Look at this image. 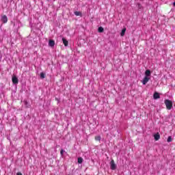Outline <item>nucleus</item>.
<instances>
[{
    "mask_svg": "<svg viewBox=\"0 0 175 175\" xmlns=\"http://www.w3.org/2000/svg\"><path fill=\"white\" fill-rule=\"evenodd\" d=\"M110 168L111 170H116L117 169V165H116V163H114V160L111 161Z\"/></svg>",
    "mask_w": 175,
    "mask_h": 175,
    "instance_id": "obj_2",
    "label": "nucleus"
},
{
    "mask_svg": "<svg viewBox=\"0 0 175 175\" xmlns=\"http://www.w3.org/2000/svg\"><path fill=\"white\" fill-rule=\"evenodd\" d=\"M62 42L66 47L68 46V44H69V42H68L65 38H62Z\"/></svg>",
    "mask_w": 175,
    "mask_h": 175,
    "instance_id": "obj_9",
    "label": "nucleus"
},
{
    "mask_svg": "<svg viewBox=\"0 0 175 175\" xmlns=\"http://www.w3.org/2000/svg\"><path fill=\"white\" fill-rule=\"evenodd\" d=\"M164 103L167 110H172V107H173V102H172V100H165Z\"/></svg>",
    "mask_w": 175,
    "mask_h": 175,
    "instance_id": "obj_1",
    "label": "nucleus"
},
{
    "mask_svg": "<svg viewBox=\"0 0 175 175\" xmlns=\"http://www.w3.org/2000/svg\"><path fill=\"white\" fill-rule=\"evenodd\" d=\"M83 159L81 157L78 158V163H83Z\"/></svg>",
    "mask_w": 175,
    "mask_h": 175,
    "instance_id": "obj_15",
    "label": "nucleus"
},
{
    "mask_svg": "<svg viewBox=\"0 0 175 175\" xmlns=\"http://www.w3.org/2000/svg\"><path fill=\"white\" fill-rule=\"evenodd\" d=\"M174 6H175V2L173 3Z\"/></svg>",
    "mask_w": 175,
    "mask_h": 175,
    "instance_id": "obj_20",
    "label": "nucleus"
},
{
    "mask_svg": "<svg viewBox=\"0 0 175 175\" xmlns=\"http://www.w3.org/2000/svg\"><path fill=\"white\" fill-rule=\"evenodd\" d=\"M154 139H155L156 141H158V140H159V139H161V135H159V133H157V134H155V135H154Z\"/></svg>",
    "mask_w": 175,
    "mask_h": 175,
    "instance_id": "obj_10",
    "label": "nucleus"
},
{
    "mask_svg": "<svg viewBox=\"0 0 175 175\" xmlns=\"http://www.w3.org/2000/svg\"><path fill=\"white\" fill-rule=\"evenodd\" d=\"M12 80L13 84H18V78H17V77L14 75L12 77Z\"/></svg>",
    "mask_w": 175,
    "mask_h": 175,
    "instance_id": "obj_4",
    "label": "nucleus"
},
{
    "mask_svg": "<svg viewBox=\"0 0 175 175\" xmlns=\"http://www.w3.org/2000/svg\"><path fill=\"white\" fill-rule=\"evenodd\" d=\"M16 175H23V174L21 172H18Z\"/></svg>",
    "mask_w": 175,
    "mask_h": 175,
    "instance_id": "obj_19",
    "label": "nucleus"
},
{
    "mask_svg": "<svg viewBox=\"0 0 175 175\" xmlns=\"http://www.w3.org/2000/svg\"><path fill=\"white\" fill-rule=\"evenodd\" d=\"M149 81H150V77H145L142 81V83L144 84V85H146V84H147V83H148Z\"/></svg>",
    "mask_w": 175,
    "mask_h": 175,
    "instance_id": "obj_5",
    "label": "nucleus"
},
{
    "mask_svg": "<svg viewBox=\"0 0 175 175\" xmlns=\"http://www.w3.org/2000/svg\"><path fill=\"white\" fill-rule=\"evenodd\" d=\"M145 75L146 77H150V76H151V71H150V70H146L145 72Z\"/></svg>",
    "mask_w": 175,
    "mask_h": 175,
    "instance_id": "obj_7",
    "label": "nucleus"
},
{
    "mask_svg": "<svg viewBox=\"0 0 175 175\" xmlns=\"http://www.w3.org/2000/svg\"><path fill=\"white\" fill-rule=\"evenodd\" d=\"M64 152H65V150H64L63 149H62L61 151H60L61 155H64Z\"/></svg>",
    "mask_w": 175,
    "mask_h": 175,
    "instance_id": "obj_18",
    "label": "nucleus"
},
{
    "mask_svg": "<svg viewBox=\"0 0 175 175\" xmlns=\"http://www.w3.org/2000/svg\"><path fill=\"white\" fill-rule=\"evenodd\" d=\"M44 77H45L44 73V72H41L40 73V78L41 79H44Z\"/></svg>",
    "mask_w": 175,
    "mask_h": 175,
    "instance_id": "obj_17",
    "label": "nucleus"
},
{
    "mask_svg": "<svg viewBox=\"0 0 175 175\" xmlns=\"http://www.w3.org/2000/svg\"><path fill=\"white\" fill-rule=\"evenodd\" d=\"M95 140H96V142H100V135L96 136Z\"/></svg>",
    "mask_w": 175,
    "mask_h": 175,
    "instance_id": "obj_13",
    "label": "nucleus"
},
{
    "mask_svg": "<svg viewBox=\"0 0 175 175\" xmlns=\"http://www.w3.org/2000/svg\"><path fill=\"white\" fill-rule=\"evenodd\" d=\"M126 31V28L122 29L121 33H120V36H124L125 35V31Z\"/></svg>",
    "mask_w": 175,
    "mask_h": 175,
    "instance_id": "obj_11",
    "label": "nucleus"
},
{
    "mask_svg": "<svg viewBox=\"0 0 175 175\" xmlns=\"http://www.w3.org/2000/svg\"><path fill=\"white\" fill-rule=\"evenodd\" d=\"M172 137L171 136H169L168 137V138H167V143H170V142H172Z\"/></svg>",
    "mask_w": 175,
    "mask_h": 175,
    "instance_id": "obj_14",
    "label": "nucleus"
},
{
    "mask_svg": "<svg viewBox=\"0 0 175 175\" xmlns=\"http://www.w3.org/2000/svg\"><path fill=\"white\" fill-rule=\"evenodd\" d=\"M49 46L50 47H54V46H55V42L53 40H50L49 42Z\"/></svg>",
    "mask_w": 175,
    "mask_h": 175,
    "instance_id": "obj_6",
    "label": "nucleus"
},
{
    "mask_svg": "<svg viewBox=\"0 0 175 175\" xmlns=\"http://www.w3.org/2000/svg\"><path fill=\"white\" fill-rule=\"evenodd\" d=\"M98 32L102 33V32H103V31H105V29H103V27H98Z\"/></svg>",
    "mask_w": 175,
    "mask_h": 175,
    "instance_id": "obj_12",
    "label": "nucleus"
},
{
    "mask_svg": "<svg viewBox=\"0 0 175 175\" xmlns=\"http://www.w3.org/2000/svg\"><path fill=\"white\" fill-rule=\"evenodd\" d=\"M153 98L154 99H159V98H161V96H159V93L155 92L153 95Z\"/></svg>",
    "mask_w": 175,
    "mask_h": 175,
    "instance_id": "obj_8",
    "label": "nucleus"
},
{
    "mask_svg": "<svg viewBox=\"0 0 175 175\" xmlns=\"http://www.w3.org/2000/svg\"><path fill=\"white\" fill-rule=\"evenodd\" d=\"M1 21L3 24H6L8 23V16L6 15L1 16Z\"/></svg>",
    "mask_w": 175,
    "mask_h": 175,
    "instance_id": "obj_3",
    "label": "nucleus"
},
{
    "mask_svg": "<svg viewBox=\"0 0 175 175\" xmlns=\"http://www.w3.org/2000/svg\"><path fill=\"white\" fill-rule=\"evenodd\" d=\"M75 16H81V12H75Z\"/></svg>",
    "mask_w": 175,
    "mask_h": 175,
    "instance_id": "obj_16",
    "label": "nucleus"
}]
</instances>
